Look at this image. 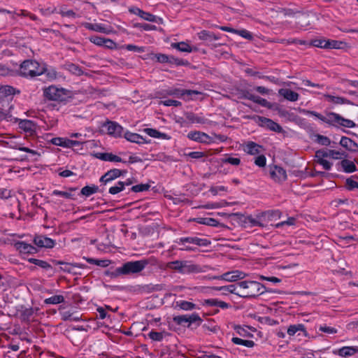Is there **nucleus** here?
<instances>
[{
	"mask_svg": "<svg viewBox=\"0 0 358 358\" xmlns=\"http://www.w3.org/2000/svg\"><path fill=\"white\" fill-rule=\"evenodd\" d=\"M10 148L13 149H15V150H18L20 151H23V152L29 153L31 155L40 156V154L37 151L30 149L27 147H24V146H23V145L22 143H15L13 145H10Z\"/></svg>",
	"mask_w": 358,
	"mask_h": 358,
	"instance_id": "4c0bfd02",
	"label": "nucleus"
},
{
	"mask_svg": "<svg viewBox=\"0 0 358 358\" xmlns=\"http://www.w3.org/2000/svg\"><path fill=\"white\" fill-rule=\"evenodd\" d=\"M144 131L150 136L155 138H162V139H170V136L165 133H161L157 129L152 128H147L144 129Z\"/></svg>",
	"mask_w": 358,
	"mask_h": 358,
	"instance_id": "473e14b6",
	"label": "nucleus"
},
{
	"mask_svg": "<svg viewBox=\"0 0 358 358\" xmlns=\"http://www.w3.org/2000/svg\"><path fill=\"white\" fill-rule=\"evenodd\" d=\"M124 137L129 142L137 144L147 143V141L141 135L127 131L124 133Z\"/></svg>",
	"mask_w": 358,
	"mask_h": 358,
	"instance_id": "4be33fe9",
	"label": "nucleus"
},
{
	"mask_svg": "<svg viewBox=\"0 0 358 358\" xmlns=\"http://www.w3.org/2000/svg\"><path fill=\"white\" fill-rule=\"evenodd\" d=\"M123 171L117 169H113L108 171L103 176L100 178V182L106 185L115 179L119 178Z\"/></svg>",
	"mask_w": 358,
	"mask_h": 358,
	"instance_id": "f8f14e48",
	"label": "nucleus"
},
{
	"mask_svg": "<svg viewBox=\"0 0 358 358\" xmlns=\"http://www.w3.org/2000/svg\"><path fill=\"white\" fill-rule=\"evenodd\" d=\"M64 301V297L62 295H54L44 300L45 304H59Z\"/></svg>",
	"mask_w": 358,
	"mask_h": 358,
	"instance_id": "37998d69",
	"label": "nucleus"
},
{
	"mask_svg": "<svg viewBox=\"0 0 358 358\" xmlns=\"http://www.w3.org/2000/svg\"><path fill=\"white\" fill-rule=\"evenodd\" d=\"M123 48L128 51H134L137 52H143L145 51V49L143 47H139L135 45L132 44H128L123 46Z\"/></svg>",
	"mask_w": 358,
	"mask_h": 358,
	"instance_id": "338daca9",
	"label": "nucleus"
},
{
	"mask_svg": "<svg viewBox=\"0 0 358 358\" xmlns=\"http://www.w3.org/2000/svg\"><path fill=\"white\" fill-rule=\"evenodd\" d=\"M177 306L184 310H191L195 308L196 305L187 301H180L176 303Z\"/></svg>",
	"mask_w": 358,
	"mask_h": 358,
	"instance_id": "a18cd8bd",
	"label": "nucleus"
},
{
	"mask_svg": "<svg viewBox=\"0 0 358 358\" xmlns=\"http://www.w3.org/2000/svg\"><path fill=\"white\" fill-rule=\"evenodd\" d=\"M98 187L96 185L85 186L81 189V194L85 196H90L98 192Z\"/></svg>",
	"mask_w": 358,
	"mask_h": 358,
	"instance_id": "c03bdc74",
	"label": "nucleus"
},
{
	"mask_svg": "<svg viewBox=\"0 0 358 358\" xmlns=\"http://www.w3.org/2000/svg\"><path fill=\"white\" fill-rule=\"evenodd\" d=\"M255 103L259 104L262 106L271 108L273 105L271 103L268 102L266 99L262 98L259 96H257L256 100H255Z\"/></svg>",
	"mask_w": 358,
	"mask_h": 358,
	"instance_id": "0e129e2a",
	"label": "nucleus"
},
{
	"mask_svg": "<svg viewBox=\"0 0 358 358\" xmlns=\"http://www.w3.org/2000/svg\"><path fill=\"white\" fill-rule=\"evenodd\" d=\"M269 173L271 179L275 182H282L287 179L286 171L277 165L269 166Z\"/></svg>",
	"mask_w": 358,
	"mask_h": 358,
	"instance_id": "6e6552de",
	"label": "nucleus"
},
{
	"mask_svg": "<svg viewBox=\"0 0 358 358\" xmlns=\"http://www.w3.org/2000/svg\"><path fill=\"white\" fill-rule=\"evenodd\" d=\"M238 282L236 284H231L227 286L222 287H214L213 289L216 291H222L223 294H227L228 293L235 294L238 295Z\"/></svg>",
	"mask_w": 358,
	"mask_h": 358,
	"instance_id": "5701e85b",
	"label": "nucleus"
},
{
	"mask_svg": "<svg viewBox=\"0 0 358 358\" xmlns=\"http://www.w3.org/2000/svg\"><path fill=\"white\" fill-rule=\"evenodd\" d=\"M138 16L143 19V20H145L146 21H148V22H155L157 21V17L150 13H148V12H145V11H143V10H141L140 14L138 15Z\"/></svg>",
	"mask_w": 358,
	"mask_h": 358,
	"instance_id": "603ef678",
	"label": "nucleus"
},
{
	"mask_svg": "<svg viewBox=\"0 0 358 358\" xmlns=\"http://www.w3.org/2000/svg\"><path fill=\"white\" fill-rule=\"evenodd\" d=\"M340 145L350 152H356L358 151V144L348 137L343 136L341 138Z\"/></svg>",
	"mask_w": 358,
	"mask_h": 358,
	"instance_id": "a211bd4d",
	"label": "nucleus"
},
{
	"mask_svg": "<svg viewBox=\"0 0 358 358\" xmlns=\"http://www.w3.org/2000/svg\"><path fill=\"white\" fill-rule=\"evenodd\" d=\"M176 243L180 246L179 250L185 251H194L195 248L190 245L197 246H207L209 241L207 239H203L198 237H182L176 241Z\"/></svg>",
	"mask_w": 358,
	"mask_h": 358,
	"instance_id": "423d86ee",
	"label": "nucleus"
},
{
	"mask_svg": "<svg viewBox=\"0 0 358 358\" xmlns=\"http://www.w3.org/2000/svg\"><path fill=\"white\" fill-rule=\"evenodd\" d=\"M150 187V185L148 184H140L132 186L131 190L134 192H141L148 190Z\"/></svg>",
	"mask_w": 358,
	"mask_h": 358,
	"instance_id": "e2e57ef3",
	"label": "nucleus"
},
{
	"mask_svg": "<svg viewBox=\"0 0 358 358\" xmlns=\"http://www.w3.org/2000/svg\"><path fill=\"white\" fill-rule=\"evenodd\" d=\"M69 94V90L55 85H50L43 89V96L49 101L62 102L66 99Z\"/></svg>",
	"mask_w": 358,
	"mask_h": 358,
	"instance_id": "39448f33",
	"label": "nucleus"
},
{
	"mask_svg": "<svg viewBox=\"0 0 358 358\" xmlns=\"http://www.w3.org/2000/svg\"><path fill=\"white\" fill-rule=\"evenodd\" d=\"M248 222L250 223L252 226H259L264 227L265 226V223L266 222V219H264L262 213H259L257 215L256 217H253L252 216H248L247 217Z\"/></svg>",
	"mask_w": 358,
	"mask_h": 358,
	"instance_id": "cd10ccee",
	"label": "nucleus"
},
{
	"mask_svg": "<svg viewBox=\"0 0 358 358\" xmlns=\"http://www.w3.org/2000/svg\"><path fill=\"white\" fill-rule=\"evenodd\" d=\"M171 47L177 49L178 50L183 52H192V51L196 50V48H192L188 43L185 42L173 43Z\"/></svg>",
	"mask_w": 358,
	"mask_h": 358,
	"instance_id": "c85d7f7f",
	"label": "nucleus"
},
{
	"mask_svg": "<svg viewBox=\"0 0 358 358\" xmlns=\"http://www.w3.org/2000/svg\"><path fill=\"white\" fill-rule=\"evenodd\" d=\"M319 330L328 334H334L338 332V330L336 328L327 326L326 324L320 325Z\"/></svg>",
	"mask_w": 358,
	"mask_h": 358,
	"instance_id": "052dcab7",
	"label": "nucleus"
},
{
	"mask_svg": "<svg viewBox=\"0 0 358 358\" xmlns=\"http://www.w3.org/2000/svg\"><path fill=\"white\" fill-rule=\"evenodd\" d=\"M203 305L207 306H216L222 309H227L230 306L229 303L222 301H220L217 299H205L203 301Z\"/></svg>",
	"mask_w": 358,
	"mask_h": 358,
	"instance_id": "a878e982",
	"label": "nucleus"
},
{
	"mask_svg": "<svg viewBox=\"0 0 358 358\" xmlns=\"http://www.w3.org/2000/svg\"><path fill=\"white\" fill-rule=\"evenodd\" d=\"M34 310L31 308H25L21 313L20 317L22 320L29 321L31 317L33 316Z\"/></svg>",
	"mask_w": 358,
	"mask_h": 358,
	"instance_id": "09e8293b",
	"label": "nucleus"
},
{
	"mask_svg": "<svg viewBox=\"0 0 358 358\" xmlns=\"http://www.w3.org/2000/svg\"><path fill=\"white\" fill-rule=\"evenodd\" d=\"M343 45L342 41L327 39V49H340Z\"/></svg>",
	"mask_w": 358,
	"mask_h": 358,
	"instance_id": "de8ad7c7",
	"label": "nucleus"
},
{
	"mask_svg": "<svg viewBox=\"0 0 358 358\" xmlns=\"http://www.w3.org/2000/svg\"><path fill=\"white\" fill-rule=\"evenodd\" d=\"M148 259H143L138 261L128 262L117 267L115 273H111V276L116 277L120 275H131L141 272L148 264Z\"/></svg>",
	"mask_w": 358,
	"mask_h": 358,
	"instance_id": "f03ea898",
	"label": "nucleus"
},
{
	"mask_svg": "<svg viewBox=\"0 0 358 358\" xmlns=\"http://www.w3.org/2000/svg\"><path fill=\"white\" fill-rule=\"evenodd\" d=\"M243 150L248 155H257L264 151V148L253 141H248L243 144Z\"/></svg>",
	"mask_w": 358,
	"mask_h": 358,
	"instance_id": "9d476101",
	"label": "nucleus"
},
{
	"mask_svg": "<svg viewBox=\"0 0 358 358\" xmlns=\"http://www.w3.org/2000/svg\"><path fill=\"white\" fill-rule=\"evenodd\" d=\"M85 259L90 264H96L97 266H100L102 267H106V266H108V264H109L108 260H99V259H94L92 258H85Z\"/></svg>",
	"mask_w": 358,
	"mask_h": 358,
	"instance_id": "5fc2aeb1",
	"label": "nucleus"
},
{
	"mask_svg": "<svg viewBox=\"0 0 358 358\" xmlns=\"http://www.w3.org/2000/svg\"><path fill=\"white\" fill-rule=\"evenodd\" d=\"M44 72V66L35 60L24 61L20 68V74L24 77H35Z\"/></svg>",
	"mask_w": 358,
	"mask_h": 358,
	"instance_id": "20e7f679",
	"label": "nucleus"
},
{
	"mask_svg": "<svg viewBox=\"0 0 358 358\" xmlns=\"http://www.w3.org/2000/svg\"><path fill=\"white\" fill-rule=\"evenodd\" d=\"M167 94L169 95H174L176 96L178 98L184 97L185 96H192L194 94H199L201 92L196 91V90H179V89H175V90H171L167 92Z\"/></svg>",
	"mask_w": 358,
	"mask_h": 358,
	"instance_id": "412c9836",
	"label": "nucleus"
},
{
	"mask_svg": "<svg viewBox=\"0 0 358 358\" xmlns=\"http://www.w3.org/2000/svg\"><path fill=\"white\" fill-rule=\"evenodd\" d=\"M167 267L182 274L198 273L201 272L200 266L187 260H176L169 262Z\"/></svg>",
	"mask_w": 358,
	"mask_h": 358,
	"instance_id": "7ed1b4c3",
	"label": "nucleus"
},
{
	"mask_svg": "<svg viewBox=\"0 0 358 358\" xmlns=\"http://www.w3.org/2000/svg\"><path fill=\"white\" fill-rule=\"evenodd\" d=\"M340 164L343 171L345 173H353L357 171L356 165L352 161L348 159H343Z\"/></svg>",
	"mask_w": 358,
	"mask_h": 358,
	"instance_id": "72a5a7b5",
	"label": "nucleus"
},
{
	"mask_svg": "<svg viewBox=\"0 0 358 358\" xmlns=\"http://www.w3.org/2000/svg\"><path fill=\"white\" fill-rule=\"evenodd\" d=\"M185 118L186 120L192 123V124H194V123H198V124H202V123H204V118L201 117V116H198L197 115L192 113V112H187L185 114Z\"/></svg>",
	"mask_w": 358,
	"mask_h": 358,
	"instance_id": "e433bc0d",
	"label": "nucleus"
},
{
	"mask_svg": "<svg viewBox=\"0 0 358 358\" xmlns=\"http://www.w3.org/2000/svg\"><path fill=\"white\" fill-rule=\"evenodd\" d=\"M330 150H319L315 152V159H327L330 158Z\"/></svg>",
	"mask_w": 358,
	"mask_h": 358,
	"instance_id": "69168bd1",
	"label": "nucleus"
},
{
	"mask_svg": "<svg viewBox=\"0 0 358 358\" xmlns=\"http://www.w3.org/2000/svg\"><path fill=\"white\" fill-rule=\"evenodd\" d=\"M34 243L38 247L52 248L55 245V241L50 238L44 236H36L34 238Z\"/></svg>",
	"mask_w": 358,
	"mask_h": 358,
	"instance_id": "ddd939ff",
	"label": "nucleus"
},
{
	"mask_svg": "<svg viewBox=\"0 0 358 358\" xmlns=\"http://www.w3.org/2000/svg\"><path fill=\"white\" fill-rule=\"evenodd\" d=\"M196 221L199 224L213 227H216L219 224V222L217 220L210 217H199Z\"/></svg>",
	"mask_w": 358,
	"mask_h": 358,
	"instance_id": "79ce46f5",
	"label": "nucleus"
},
{
	"mask_svg": "<svg viewBox=\"0 0 358 358\" xmlns=\"http://www.w3.org/2000/svg\"><path fill=\"white\" fill-rule=\"evenodd\" d=\"M266 222L276 220L280 217L281 213L279 210H268L262 213Z\"/></svg>",
	"mask_w": 358,
	"mask_h": 358,
	"instance_id": "ea45409f",
	"label": "nucleus"
},
{
	"mask_svg": "<svg viewBox=\"0 0 358 358\" xmlns=\"http://www.w3.org/2000/svg\"><path fill=\"white\" fill-rule=\"evenodd\" d=\"M50 143L55 145L69 148V139L66 138H53L50 140Z\"/></svg>",
	"mask_w": 358,
	"mask_h": 358,
	"instance_id": "a19ab883",
	"label": "nucleus"
},
{
	"mask_svg": "<svg viewBox=\"0 0 358 358\" xmlns=\"http://www.w3.org/2000/svg\"><path fill=\"white\" fill-rule=\"evenodd\" d=\"M324 97L327 101L334 104H349L350 103L347 99L341 96L324 94Z\"/></svg>",
	"mask_w": 358,
	"mask_h": 358,
	"instance_id": "2f4dec72",
	"label": "nucleus"
},
{
	"mask_svg": "<svg viewBox=\"0 0 358 358\" xmlns=\"http://www.w3.org/2000/svg\"><path fill=\"white\" fill-rule=\"evenodd\" d=\"M187 137L190 140L202 143H209L211 141V138L206 133L201 131H190L187 134Z\"/></svg>",
	"mask_w": 358,
	"mask_h": 358,
	"instance_id": "4468645a",
	"label": "nucleus"
},
{
	"mask_svg": "<svg viewBox=\"0 0 358 358\" xmlns=\"http://www.w3.org/2000/svg\"><path fill=\"white\" fill-rule=\"evenodd\" d=\"M287 332L289 336H293L299 332H303L305 335L307 334L305 325L303 324L289 325L287 328Z\"/></svg>",
	"mask_w": 358,
	"mask_h": 358,
	"instance_id": "bb28decb",
	"label": "nucleus"
},
{
	"mask_svg": "<svg viewBox=\"0 0 358 358\" xmlns=\"http://www.w3.org/2000/svg\"><path fill=\"white\" fill-rule=\"evenodd\" d=\"M166 334L165 332H157L155 331H151L148 334V336L150 339L155 341H161L164 338V335Z\"/></svg>",
	"mask_w": 358,
	"mask_h": 358,
	"instance_id": "864d4df0",
	"label": "nucleus"
},
{
	"mask_svg": "<svg viewBox=\"0 0 358 358\" xmlns=\"http://www.w3.org/2000/svg\"><path fill=\"white\" fill-rule=\"evenodd\" d=\"M95 157L97 159H101L103 161L106 162H122V159L112 153H108V152H99L95 155Z\"/></svg>",
	"mask_w": 358,
	"mask_h": 358,
	"instance_id": "393cba45",
	"label": "nucleus"
},
{
	"mask_svg": "<svg viewBox=\"0 0 358 358\" xmlns=\"http://www.w3.org/2000/svg\"><path fill=\"white\" fill-rule=\"evenodd\" d=\"M345 186L348 190L352 191L358 189V181L355 180L352 178L346 179Z\"/></svg>",
	"mask_w": 358,
	"mask_h": 358,
	"instance_id": "6e6d98bb",
	"label": "nucleus"
},
{
	"mask_svg": "<svg viewBox=\"0 0 358 358\" xmlns=\"http://www.w3.org/2000/svg\"><path fill=\"white\" fill-rule=\"evenodd\" d=\"M29 261L30 262L34 264L35 265H37L43 268H51V266L50 265V264H48L45 261H43V260L37 259H33V258L30 259Z\"/></svg>",
	"mask_w": 358,
	"mask_h": 358,
	"instance_id": "13d9d810",
	"label": "nucleus"
},
{
	"mask_svg": "<svg viewBox=\"0 0 358 358\" xmlns=\"http://www.w3.org/2000/svg\"><path fill=\"white\" fill-rule=\"evenodd\" d=\"M59 14H60L62 17H69L71 19H75L76 17H80L78 14L74 12L73 10H67L64 6H62L59 7V10L57 11Z\"/></svg>",
	"mask_w": 358,
	"mask_h": 358,
	"instance_id": "c9c22d12",
	"label": "nucleus"
},
{
	"mask_svg": "<svg viewBox=\"0 0 358 358\" xmlns=\"http://www.w3.org/2000/svg\"><path fill=\"white\" fill-rule=\"evenodd\" d=\"M108 134L115 137H122L124 133V128L115 122L108 121L105 124Z\"/></svg>",
	"mask_w": 358,
	"mask_h": 358,
	"instance_id": "1a4fd4ad",
	"label": "nucleus"
},
{
	"mask_svg": "<svg viewBox=\"0 0 358 358\" xmlns=\"http://www.w3.org/2000/svg\"><path fill=\"white\" fill-rule=\"evenodd\" d=\"M155 58L157 59V61L159 63H176L177 64H181V62L179 59L173 57H169L164 54H156L155 55Z\"/></svg>",
	"mask_w": 358,
	"mask_h": 358,
	"instance_id": "c756f323",
	"label": "nucleus"
},
{
	"mask_svg": "<svg viewBox=\"0 0 358 358\" xmlns=\"http://www.w3.org/2000/svg\"><path fill=\"white\" fill-rule=\"evenodd\" d=\"M278 94L289 101H296L299 99V94L297 92L287 88L280 89Z\"/></svg>",
	"mask_w": 358,
	"mask_h": 358,
	"instance_id": "6ab92c4d",
	"label": "nucleus"
},
{
	"mask_svg": "<svg viewBox=\"0 0 358 358\" xmlns=\"http://www.w3.org/2000/svg\"><path fill=\"white\" fill-rule=\"evenodd\" d=\"M255 159V164L259 167H264L266 164V158L261 153Z\"/></svg>",
	"mask_w": 358,
	"mask_h": 358,
	"instance_id": "4d7b16f0",
	"label": "nucleus"
},
{
	"mask_svg": "<svg viewBox=\"0 0 358 358\" xmlns=\"http://www.w3.org/2000/svg\"><path fill=\"white\" fill-rule=\"evenodd\" d=\"M20 91L10 85H4L0 87V96H12L15 94H19Z\"/></svg>",
	"mask_w": 358,
	"mask_h": 358,
	"instance_id": "7c9ffc66",
	"label": "nucleus"
},
{
	"mask_svg": "<svg viewBox=\"0 0 358 358\" xmlns=\"http://www.w3.org/2000/svg\"><path fill=\"white\" fill-rule=\"evenodd\" d=\"M198 37L202 41H213L220 39V36L209 31L203 30L197 34Z\"/></svg>",
	"mask_w": 358,
	"mask_h": 358,
	"instance_id": "f704fd0d",
	"label": "nucleus"
},
{
	"mask_svg": "<svg viewBox=\"0 0 358 358\" xmlns=\"http://www.w3.org/2000/svg\"><path fill=\"white\" fill-rule=\"evenodd\" d=\"M234 34H238L245 39L252 40L253 38L252 34L246 29H236Z\"/></svg>",
	"mask_w": 358,
	"mask_h": 358,
	"instance_id": "680f3d73",
	"label": "nucleus"
},
{
	"mask_svg": "<svg viewBox=\"0 0 358 358\" xmlns=\"http://www.w3.org/2000/svg\"><path fill=\"white\" fill-rule=\"evenodd\" d=\"M222 164H229L233 166H238L241 164V159L238 157L227 156L222 159Z\"/></svg>",
	"mask_w": 358,
	"mask_h": 358,
	"instance_id": "8fccbe9b",
	"label": "nucleus"
},
{
	"mask_svg": "<svg viewBox=\"0 0 358 358\" xmlns=\"http://www.w3.org/2000/svg\"><path fill=\"white\" fill-rule=\"evenodd\" d=\"M82 25L88 30L94 31L100 33L108 34L112 32L110 27H106L103 24H92L83 22Z\"/></svg>",
	"mask_w": 358,
	"mask_h": 358,
	"instance_id": "2eb2a0df",
	"label": "nucleus"
},
{
	"mask_svg": "<svg viewBox=\"0 0 358 358\" xmlns=\"http://www.w3.org/2000/svg\"><path fill=\"white\" fill-rule=\"evenodd\" d=\"M68 70L73 73V74H76V75H78V76H80V75H82L83 74V71L82 69L77 65L74 64H70L68 65Z\"/></svg>",
	"mask_w": 358,
	"mask_h": 358,
	"instance_id": "774afa93",
	"label": "nucleus"
},
{
	"mask_svg": "<svg viewBox=\"0 0 358 358\" xmlns=\"http://www.w3.org/2000/svg\"><path fill=\"white\" fill-rule=\"evenodd\" d=\"M14 245L16 250L23 255L34 254L37 252L35 247L24 241H17Z\"/></svg>",
	"mask_w": 358,
	"mask_h": 358,
	"instance_id": "dca6fc26",
	"label": "nucleus"
},
{
	"mask_svg": "<svg viewBox=\"0 0 358 358\" xmlns=\"http://www.w3.org/2000/svg\"><path fill=\"white\" fill-rule=\"evenodd\" d=\"M358 352V346H345L338 349L334 354L341 357H348Z\"/></svg>",
	"mask_w": 358,
	"mask_h": 358,
	"instance_id": "aec40b11",
	"label": "nucleus"
},
{
	"mask_svg": "<svg viewBox=\"0 0 358 358\" xmlns=\"http://www.w3.org/2000/svg\"><path fill=\"white\" fill-rule=\"evenodd\" d=\"M310 45L327 49V39L322 38H317L312 40L310 43Z\"/></svg>",
	"mask_w": 358,
	"mask_h": 358,
	"instance_id": "3c124183",
	"label": "nucleus"
},
{
	"mask_svg": "<svg viewBox=\"0 0 358 358\" xmlns=\"http://www.w3.org/2000/svg\"><path fill=\"white\" fill-rule=\"evenodd\" d=\"M257 118L261 125L267 127L270 130L278 133H281L282 131V127L272 120L261 116H258Z\"/></svg>",
	"mask_w": 358,
	"mask_h": 358,
	"instance_id": "9b49d317",
	"label": "nucleus"
},
{
	"mask_svg": "<svg viewBox=\"0 0 358 358\" xmlns=\"http://www.w3.org/2000/svg\"><path fill=\"white\" fill-rule=\"evenodd\" d=\"M18 125L22 130L30 134L36 130V124L30 120H21Z\"/></svg>",
	"mask_w": 358,
	"mask_h": 358,
	"instance_id": "b1692460",
	"label": "nucleus"
},
{
	"mask_svg": "<svg viewBox=\"0 0 358 358\" xmlns=\"http://www.w3.org/2000/svg\"><path fill=\"white\" fill-rule=\"evenodd\" d=\"M315 161L325 170L328 171L331 169L332 163L330 162L327 159H315Z\"/></svg>",
	"mask_w": 358,
	"mask_h": 358,
	"instance_id": "bf43d9fd",
	"label": "nucleus"
},
{
	"mask_svg": "<svg viewBox=\"0 0 358 358\" xmlns=\"http://www.w3.org/2000/svg\"><path fill=\"white\" fill-rule=\"evenodd\" d=\"M238 286V296L243 298L256 297L265 291V287L257 281H241Z\"/></svg>",
	"mask_w": 358,
	"mask_h": 358,
	"instance_id": "f257e3e1",
	"label": "nucleus"
},
{
	"mask_svg": "<svg viewBox=\"0 0 358 358\" xmlns=\"http://www.w3.org/2000/svg\"><path fill=\"white\" fill-rule=\"evenodd\" d=\"M245 274L240 271H234L231 272H227L222 274L220 276L215 277V279H222L229 282H234L238 279H243L245 278Z\"/></svg>",
	"mask_w": 358,
	"mask_h": 358,
	"instance_id": "f3484780",
	"label": "nucleus"
},
{
	"mask_svg": "<svg viewBox=\"0 0 358 358\" xmlns=\"http://www.w3.org/2000/svg\"><path fill=\"white\" fill-rule=\"evenodd\" d=\"M231 342L236 345H243L246 348H252L255 345V342L252 340H244L238 337H233Z\"/></svg>",
	"mask_w": 358,
	"mask_h": 358,
	"instance_id": "58836bf2",
	"label": "nucleus"
},
{
	"mask_svg": "<svg viewBox=\"0 0 358 358\" xmlns=\"http://www.w3.org/2000/svg\"><path fill=\"white\" fill-rule=\"evenodd\" d=\"M328 124L334 126H341L346 128H353L355 127V123L349 119H345L341 116L339 114L335 113H327Z\"/></svg>",
	"mask_w": 358,
	"mask_h": 358,
	"instance_id": "0eeeda50",
	"label": "nucleus"
},
{
	"mask_svg": "<svg viewBox=\"0 0 358 358\" xmlns=\"http://www.w3.org/2000/svg\"><path fill=\"white\" fill-rule=\"evenodd\" d=\"M124 189V184L122 183V181L117 182L114 186H112L109 188L108 192L110 194H117L120 193V192L123 191Z\"/></svg>",
	"mask_w": 358,
	"mask_h": 358,
	"instance_id": "49530a36",
	"label": "nucleus"
}]
</instances>
